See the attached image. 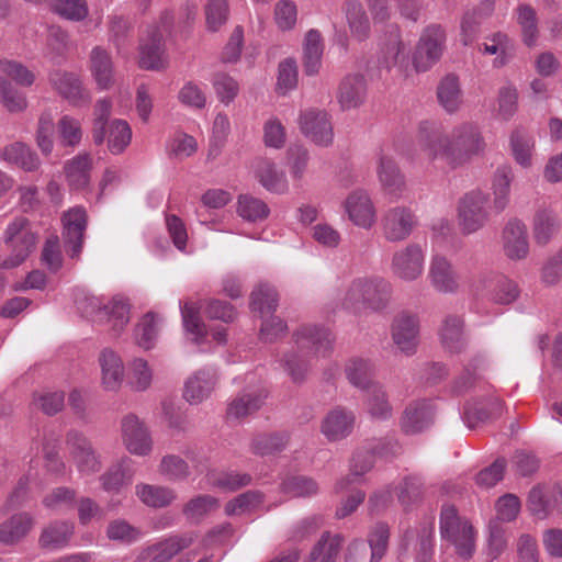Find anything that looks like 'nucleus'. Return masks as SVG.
I'll return each mask as SVG.
<instances>
[{
  "instance_id": "1",
  "label": "nucleus",
  "mask_w": 562,
  "mask_h": 562,
  "mask_svg": "<svg viewBox=\"0 0 562 562\" xmlns=\"http://www.w3.org/2000/svg\"><path fill=\"white\" fill-rule=\"evenodd\" d=\"M418 144L429 160H441L450 169L471 164L484 155L486 143L481 128L463 122L445 133L438 123L424 121L418 126Z\"/></svg>"
},
{
  "instance_id": "2",
  "label": "nucleus",
  "mask_w": 562,
  "mask_h": 562,
  "mask_svg": "<svg viewBox=\"0 0 562 562\" xmlns=\"http://www.w3.org/2000/svg\"><path fill=\"white\" fill-rule=\"evenodd\" d=\"M296 350L283 355L281 366L293 383H303L310 372L311 366L307 353L326 356L331 349L334 338L331 333L316 325H304L294 334Z\"/></svg>"
},
{
  "instance_id": "3",
  "label": "nucleus",
  "mask_w": 562,
  "mask_h": 562,
  "mask_svg": "<svg viewBox=\"0 0 562 562\" xmlns=\"http://www.w3.org/2000/svg\"><path fill=\"white\" fill-rule=\"evenodd\" d=\"M1 240L10 255L2 261L7 269L20 266L35 249L38 235L24 216L13 218L3 231Z\"/></svg>"
},
{
  "instance_id": "4",
  "label": "nucleus",
  "mask_w": 562,
  "mask_h": 562,
  "mask_svg": "<svg viewBox=\"0 0 562 562\" xmlns=\"http://www.w3.org/2000/svg\"><path fill=\"white\" fill-rule=\"evenodd\" d=\"M490 195L481 189L464 193L457 203V221L462 234L470 235L482 229L490 220Z\"/></svg>"
},
{
  "instance_id": "5",
  "label": "nucleus",
  "mask_w": 562,
  "mask_h": 562,
  "mask_svg": "<svg viewBox=\"0 0 562 562\" xmlns=\"http://www.w3.org/2000/svg\"><path fill=\"white\" fill-rule=\"evenodd\" d=\"M440 533L451 542L457 553L469 559L475 550V532L472 525L458 516L453 506H445L440 514Z\"/></svg>"
},
{
  "instance_id": "6",
  "label": "nucleus",
  "mask_w": 562,
  "mask_h": 562,
  "mask_svg": "<svg viewBox=\"0 0 562 562\" xmlns=\"http://www.w3.org/2000/svg\"><path fill=\"white\" fill-rule=\"evenodd\" d=\"M440 533L451 542L457 553L469 559L475 550V532L472 525L458 516L453 506H445L440 514Z\"/></svg>"
},
{
  "instance_id": "7",
  "label": "nucleus",
  "mask_w": 562,
  "mask_h": 562,
  "mask_svg": "<svg viewBox=\"0 0 562 562\" xmlns=\"http://www.w3.org/2000/svg\"><path fill=\"white\" fill-rule=\"evenodd\" d=\"M446 31L438 24L427 26L415 47L413 64L418 72L429 70L442 56L446 47Z\"/></svg>"
},
{
  "instance_id": "8",
  "label": "nucleus",
  "mask_w": 562,
  "mask_h": 562,
  "mask_svg": "<svg viewBox=\"0 0 562 562\" xmlns=\"http://www.w3.org/2000/svg\"><path fill=\"white\" fill-rule=\"evenodd\" d=\"M425 259L424 247L417 243H409L392 255L391 272L404 282H414L424 274Z\"/></svg>"
},
{
  "instance_id": "9",
  "label": "nucleus",
  "mask_w": 562,
  "mask_h": 562,
  "mask_svg": "<svg viewBox=\"0 0 562 562\" xmlns=\"http://www.w3.org/2000/svg\"><path fill=\"white\" fill-rule=\"evenodd\" d=\"M66 447L77 470L82 475H91L101 470L100 457L91 441L82 432L74 429L68 431Z\"/></svg>"
},
{
  "instance_id": "10",
  "label": "nucleus",
  "mask_w": 562,
  "mask_h": 562,
  "mask_svg": "<svg viewBox=\"0 0 562 562\" xmlns=\"http://www.w3.org/2000/svg\"><path fill=\"white\" fill-rule=\"evenodd\" d=\"M416 225L417 216L409 207L404 205L390 207L381 218L383 236L391 243L408 238Z\"/></svg>"
},
{
  "instance_id": "11",
  "label": "nucleus",
  "mask_w": 562,
  "mask_h": 562,
  "mask_svg": "<svg viewBox=\"0 0 562 562\" xmlns=\"http://www.w3.org/2000/svg\"><path fill=\"white\" fill-rule=\"evenodd\" d=\"M64 248L71 259H78L82 251L87 213L83 207L76 206L63 215Z\"/></svg>"
},
{
  "instance_id": "12",
  "label": "nucleus",
  "mask_w": 562,
  "mask_h": 562,
  "mask_svg": "<svg viewBox=\"0 0 562 562\" xmlns=\"http://www.w3.org/2000/svg\"><path fill=\"white\" fill-rule=\"evenodd\" d=\"M48 82L63 99L74 106H80L91 101L90 92L75 72L55 69L49 72Z\"/></svg>"
},
{
  "instance_id": "13",
  "label": "nucleus",
  "mask_w": 562,
  "mask_h": 562,
  "mask_svg": "<svg viewBox=\"0 0 562 562\" xmlns=\"http://www.w3.org/2000/svg\"><path fill=\"white\" fill-rule=\"evenodd\" d=\"M427 279L431 288L442 294L457 293L460 289V276L452 262L443 255L431 256Z\"/></svg>"
},
{
  "instance_id": "14",
  "label": "nucleus",
  "mask_w": 562,
  "mask_h": 562,
  "mask_svg": "<svg viewBox=\"0 0 562 562\" xmlns=\"http://www.w3.org/2000/svg\"><path fill=\"white\" fill-rule=\"evenodd\" d=\"M122 440L125 448L135 456H148L153 450V440L147 427L134 414L123 417L121 423Z\"/></svg>"
},
{
  "instance_id": "15",
  "label": "nucleus",
  "mask_w": 562,
  "mask_h": 562,
  "mask_svg": "<svg viewBox=\"0 0 562 562\" xmlns=\"http://www.w3.org/2000/svg\"><path fill=\"white\" fill-rule=\"evenodd\" d=\"M391 335L396 348L412 356L416 352L419 342V319L408 313L398 314L392 322Z\"/></svg>"
},
{
  "instance_id": "16",
  "label": "nucleus",
  "mask_w": 562,
  "mask_h": 562,
  "mask_svg": "<svg viewBox=\"0 0 562 562\" xmlns=\"http://www.w3.org/2000/svg\"><path fill=\"white\" fill-rule=\"evenodd\" d=\"M301 132L310 140L319 146H328L334 138L333 126L328 114L322 110L303 111L299 120Z\"/></svg>"
},
{
  "instance_id": "17",
  "label": "nucleus",
  "mask_w": 562,
  "mask_h": 562,
  "mask_svg": "<svg viewBox=\"0 0 562 562\" xmlns=\"http://www.w3.org/2000/svg\"><path fill=\"white\" fill-rule=\"evenodd\" d=\"M348 218L358 227L370 229L376 222V210L369 195L362 189L350 192L344 202Z\"/></svg>"
},
{
  "instance_id": "18",
  "label": "nucleus",
  "mask_w": 562,
  "mask_h": 562,
  "mask_svg": "<svg viewBox=\"0 0 562 562\" xmlns=\"http://www.w3.org/2000/svg\"><path fill=\"white\" fill-rule=\"evenodd\" d=\"M504 255L513 261H520L529 255V241L526 225L518 218L509 220L502 231Z\"/></svg>"
},
{
  "instance_id": "19",
  "label": "nucleus",
  "mask_w": 562,
  "mask_h": 562,
  "mask_svg": "<svg viewBox=\"0 0 562 562\" xmlns=\"http://www.w3.org/2000/svg\"><path fill=\"white\" fill-rule=\"evenodd\" d=\"M168 65L162 32L158 27L150 30L139 44V66L147 70H161Z\"/></svg>"
},
{
  "instance_id": "20",
  "label": "nucleus",
  "mask_w": 562,
  "mask_h": 562,
  "mask_svg": "<svg viewBox=\"0 0 562 562\" xmlns=\"http://www.w3.org/2000/svg\"><path fill=\"white\" fill-rule=\"evenodd\" d=\"M479 281L488 291L491 300L497 304H512L519 296L518 284L502 273L485 271L480 274Z\"/></svg>"
},
{
  "instance_id": "21",
  "label": "nucleus",
  "mask_w": 562,
  "mask_h": 562,
  "mask_svg": "<svg viewBox=\"0 0 562 562\" xmlns=\"http://www.w3.org/2000/svg\"><path fill=\"white\" fill-rule=\"evenodd\" d=\"M355 424L356 415L353 411L337 406L324 417L321 431L329 441H339L351 435Z\"/></svg>"
},
{
  "instance_id": "22",
  "label": "nucleus",
  "mask_w": 562,
  "mask_h": 562,
  "mask_svg": "<svg viewBox=\"0 0 562 562\" xmlns=\"http://www.w3.org/2000/svg\"><path fill=\"white\" fill-rule=\"evenodd\" d=\"M392 296L391 283L382 277H363V311L380 312Z\"/></svg>"
},
{
  "instance_id": "23",
  "label": "nucleus",
  "mask_w": 562,
  "mask_h": 562,
  "mask_svg": "<svg viewBox=\"0 0 562 562\" xmlns=\"http://www.w3.org/2000/svg\"><path fill=\"white\" fill-rule=\"evenodd\" d=\"M217 374L213 369H201L193 373L184 384L183 397L190 404H200L213 392Z\"/></svg>"
},
{
  "instance_id": "24",
  "label": "nucleus",
  "mask_w": 562,
  "mask_h": 562,
  "mask_svg": "<svg viewBox=\"0 0 562 562\" xmlns=\"http://www.w3.org/2000/svg\"><path fill=\"white\" fill-rule=\"evenodd\" d=\"M434 418V408L429 401H416L406 406L401 417L404 432L414 435L426 429Z\"/></svg>"
},
{
  "instance_id": "25",
  "label": "nucleus",
  "mask_w": 562,
  "mask_h": 562,
  "mask_svg": "<svg viewBox=\"0 0 562 562\" xmlns=\"http://www.w3.org/2000/svg\"><path fill=\"white\" fill-rule=\"evenodd\" d=\"M439 338L442 347L448 352L460 353L464 351L468 346L464 321L457 315L446 316L439 328Z\"/></svg>"
},
{
  "instance_id": "26",
  "label": "nucleus",
  "mask_w": 562,
  "mask_h": 562,
  "mask_svg": "<svg viewBox=\"0 0 562 562\" xmlns=\"http://www.w3.org/2000/svg\"><path fill=\"white\" fill-rule=\"evenodd\" d=\"M378 177L387 194L394 198L403 196L406 190L404 175L393 158L384 153L379 156Z\"/></svg>"
},
{
  "instance_id": "27",
  "label": "nucleus",
  "mask_w": 562,
  "mask_h": 562,
  "mask_svg": "<svg viewBox=\"0 0 562 562\" xmlns=\"http://www.w3.org/2000/svg\"><path fill=\"white\" fill-rule=\"evenodd\" d=\"M562 499V488L553 486L544 488L535 486L530 490L528 495V509L539 519L547 518Z\"/></svg>"
},
{
  "instance_id": "28",
  "label": "nucleus",
  "mask_w": 562,
  "mask_h": 562,
  "mask_svg": "<svg viewBox=\"0 0 562 562\" xmlns=\"http://www.w3.org/2000/svg\"><path fill=\"white\" fill-rule=\"evenodd\" d=\"M101 384L106 391L120 390L124 381V364L121 357L111 349H104L99 356Z\"/></svg>"
},
{
  "instance_id": "29",
  "label": "nucleus",
  "mask_w": 562,
  "mask_h": 562,
  "mask_svg": "<svg viewBox=\"0 0 562 562\" xmlns=\"http://www.w3.org/2000/svg\"><path fill=\"white\" fill-rule=\"evenodd\" d=\"M532 237L537 245H548L559 233L561 221L551 209H539L532 217Z\"/></svg>"
},
{
  "instance_id": "30",
  "label": "nucleus",
  "mask_w": 562,
  "mask_h": 562,
  "mask_svg": "<svg viewBox=\"0 0 562 562\" xmlns=\"http://www.w3.org/2000/svg\"><path fill=\"white\" fill-rule=\"evenodd\" d=\"M367 97V82L362 75L346 76L338 88L337 99L342 110L360 106Z\"/></svg>"
},
{
  "instance_id": "31",
  "label": "nucleus",
  "mask_w": 562,
  "mask_h": 562,
  "mask_svg": "<svg viewBox=\"0 0 562 562\" xmlns=\"http://www.w3.org/2000/svg\"><path fill=\"white\" fill-rule=\"evenodd\" d=\"M90 71L100 90H109L114 86V66L111 55L97 46L90 53Z\"/></svg>"
},
{
  "instance_id": "32",
  "label": "nucleus",
  "mask_w": 562,
  "mask_h": 562,
  "mask_svg": "<svg viewBox=\"0 0 562 562\" xmlns=\"http://www.w3.org/2000/svg\"><path fill=\"white\" fill-rule=\"evenodd\" d=\"M364 409L374 420H387L393 416V406L389 393L380 382L366 391Z\"/></svg>"
},
{
  "instance_id": "33",
  "label": "nucleus",
  "mask_w": 562,
  "mask_h": 562,
  "mask_svg": "<svg viewBox=\"0 0 562 562\" xmlns=\"http://www.w3.org/2000/svg\"><path fill=\"white\" fill-rule=\"evenodd\" d=\"M267 392L262 387L244 390L227 407V417L240 419L257 412L263 404Z\"/></svg>"
},
{
  "instance_id": "34",
  "label": "nucleus",
  "mask_w": 562,
  "mask_h": 562,
  "mask_svg": "<svg viewBox=\"0 0 562 562\" xmlns=\"http://www.w3.org/2000/svg\"><path fill=\"white\" fill-rule=\"evenodd\" d=\"M34 517L21 512L0 524V542L7 546L15 544L34 527Z\"/></svg>"
},
{
  "instance_id": "35",
  "label": "nucleus",
  "mask_w": 562,
  "mask_h": 562,
  "mask_svg": "<svg viewBox=\"0 0 562 562\" xmlns=\"http://www.w3.org/2000/svg\"><path fill=\"white\" fill-rule=\"evenodd\" d=\"M256 178L268 191L283 194L289 189L284 171L278 169L277 165L268 159H260L256 166Z\"/></svg>"
},
{
  "instance_id": "36",
  "label": "nucleus",
  "mask_w": 562,
  "mask_h": 562,
  "mask_svg": "<svg viewBox=\"0 0 562 562\" xmlns=\"http://www.w3.org/2000/svg\"><path fill=\"white\" fill-rule=\"evenodd\" d=\"M503 404L497 397H490L485 402H469L464 406L463 419L468 427L474 428L480 423L502 414Z\"/></svg>"
},
{
  "instance_id": "37",
  "label": "nucleus",
  "mask_w": 562,
  "mask_h": 562,
  "mask_svg": "<svg viewBox=\"0 0 562 562\" xmlns=\"http://www.w3.org/2000/svg\"><path fill=\"white\" fill-rule=\"evenodd\" d=\"M195 539L193 532L172 536L150 549L148 562H169L180 551L191 547Z\"/></svg>"
},
{
  "instance_id": "38",
  "label": "nucleus",
  "mask_w": 562,
  "mask_h": 562,
  "mask_svg": "<svg viewBox=\"0 0 562 562\" xmlns=\"http://www.w3.org/2000/svg\"><path fill=\"white\" fill-rule=\"evenodd\" d=\"M324 50L323 38L318 31L310 30L303 42V67L307 76L318 74Z\"/></svg>"
},
{
  "instance_id": "39",
  "label": "nucleus",
  "mask_w": 562,
  "mask_h": 562,
  "mask_svg": "<svg viewBox=\"0 0 562 562\" xmlns=\"http://www.w3.org/2000/svg\"><path fill=\"white\" fill-rule=\"evenodd\" d=\"M135 493L144 505L153 508L167 507L177 498V494L172 488L146 483L137 484Z\"/></svg>"
},
{
  "instance_id": "40",
  "label": "nucleus",
  "mask_w": 562,
  "mask_h": 562,
  "mask_svg": "<svg viewBox=\"0 0 562 562\" xmlns=\"http://www.w3.org/2000/svg\"><path fill=\"white\" fill-rule=\"evenodd\" d=\"M374 372V364L370 360L361 358L349 360L345 367L346 378L349 383L362 391H367L378 383L373 380Z\"/></svg>"
},
{
  "instance_id": "41",
  "label": "nucleus",
  "mask_w": 562,
  "mask_h": 562,
  "mask_svg": "<svg viewBox=\"0 0 562 562\" xmlns=\"http://www.w3.org/2000/svg\"><path fill=\"white\" fill-rule=\"evenodd\" d=\"M75 526L70 521L57 520L43 529L40 544L43 548L56 550L65 548L74 536Z\"/></svg>"
},
{
  "instance_id": "42",
  "label": "nucleus",
  "mask_w": 562,
  "mask_h": 562,
  "mask_svg": "<svg viewBox=\"0 0 562 562\" xmlns=\"http://www.w3.org/2000/svg\"><path fill=\"white\" fill-rule=\"evenodd\" d=\"M437 98L440 105L449 113H454L460 109L463 93L456 75L449 74L440 80L437 87Z\"/></svg>"
},
{
  "instance_id": "43",
  "label": "nucleus",
  "mask_w": 562,
  "mask_h": 562,
  "mask_svg": "<svg viewBox=\"0 0 562 562\" xmlns=\"http://www.w3.org/2000/svg\"><path fill=\"white\" fill-rule=\"evenodd\" d=\"M130 310L128 301L121 295L113 296L103 306V321L110 324L113 335H120L128 324Z\"/></svg>"
},
{
  "instance_id": "44",
  "label": "nucleus",
  "mask_w": 562,
  "mask_h": 562,
  "mask_svg": "<svg viewBox=\"0 0 562 562\" xmlns=\"http://www.w3.org/2000/svg\"><path fill=\"white\" fill-rule=\"evenodd\" d=\"M514 172L510 166L503 165L497 167L492 180L493 207L496 212H503L509 202V190Z\"/></svg>"
},
{
  "instance_id": "45",
  "label": "nucleus",
  "mask_w": 562,
  "mask_h": 562,
  "mask_svg": "<svg viewBox=\"0 0 562 562\" xmlns=\"http://www.w3.org/2000/svg\"><path fill=\"white\" fill-rule=\"evenodd\" d=\"M92 158L89 154H79L65 165V173L69 186L76 190L83 189L90 181Z\"/></svg>"
},
{
  "instance_id": "46",
  "label": "nucleus",
  "mask_w": 562,
  "mask_h": 562,
  "mask_svg": "<svg viewBox=\"0 0 562 562\" xmlns=\"http://www.w3.org/2000/svg\"><path fill=\"white\" fill-rule=\"evenodd\" d=\"M481 52L488 55H496L494 59V66L502 67L513 57L514 44L510 38L502 33L497 32L488 36L486 41L481 45Z\"/></svg>"
},
{
  "instance_id": "47",
  "label": "nucleus",
  "mask_w": 562,
  "mask_h": 562,
  "mask_svg": "<svg viewBox=\"0 0 562 562\" xmlns=\"http://www.w3.org/2000/svg\"><path fill=\"white\" fill-rule=\"evenodd\" d=\"M289 443V435L282 432L260 434L252 438L251 451L260 457L274 456L283 451Z\"/></svg>"
},
{
  "instance_id": "48",
  "label": "nucleus",
  "mask_w": 562,
  "mask_h": 562,
  "mask_svg": "<svg viewBox=\"0 0 562 562\" xmlns=\"http://www.w3.org/2000/svg\"><path fill=\"white\" fill-rule=\"evenodd\" d=\"M130 459H122L100 476L102 487L106 492H119L132 481L133 473L130 470Z\"/></svg>"
},
{
  "instance_id": "49",
  "label": "nucleus",
  "mask_w": 562,
  "mask_h": 562,
  "mask_svg": "<svg viewBox=\"0 0 562 562\" xmlns=\"http://www.w3.org/2000/svg\"><path fill=\"white\" fill-rule=\"evenodd\" d=\"M341 537L339 535H330L324 532L321 539L314 544L307 562H335L338 558Z\"/></svg>"
},
{
  "instance_id": "50",
  "label": "nucleus",
  "mask_w": 562,
  "mask_h": 562,
  "mask_svg": "<svg viewBox=\"0 0 562 562\" xmlns=\"http://www.w3.org/2000/svg\"><path fill=\"white\" fill-rule=\"evenodd\" d=\"M345 14L353 37L363 41L370 33V21L362 4L355 0H349L345 4Z\"/></svg>"
},
{
  "instance_id": "51",
  "label": "nucleus",
  "mask_w": 562,
  "mask_h": 562,
  "mask_svg": "<svg viewBox=\"0 0 562 562\" xmlns=\"http://www.w3.org/2000/svg\"><path fill=\"white\" fill-rule=\"evenodd\" d=\"M56 128L58 142L61 146L74 149L81 144L83 128L79 119L65 114L58 120Z\"/></svg>"
},
{
  "instance_id": "52",
  "label": "nucleus",
  "mask_w": 562,
  "mask_h": 562,
  "mask_svg": "<svg viewBox=\"0 0 562 562\" xmlns=\"http://www.w3.org/2000/svg\"><path fill=\"white\" fill-rule=\"evenodd\" d=\"M161 318L154 312L146 313L134 329L135 342L143 349L149 350L157 339Z\"/></svg>"
},
{
  "instance_id": "53",
  "label": "nucleus",
  "mask_w": 562,
  "mask_h": 562,
  "mask_svg": "<svg viewBox=\"0 0 562 562\" xmlns=\"http://www.w3.org/2000/svg\"><path fill=\"white\" fill-rule=\"evenodd\" d=\"M278 301V293L273 286L260 284L251 292L250 307L254 312L259 313L261 318H265L277 310Z\"/></svg>"
},
{
  "instance_id": "54",
  "label": "nucleus",
  "mask_w": 562,
  "mask_h": 562,
  "mask_svg": "<svg viewBox=\"0 0 562 562\" xmlns=\"http://www.w3.org/2000/svg\"><path fill=\"white\" fill-rule=\"evenodd\" d=\"M3 157L25 171H34L41 165L36 153L23 143H13L7 146L3 149Z\"/></svg>"
},
{
  "instance_id": "55",
  "label": "nucleus",
  "mask_w": 562,
  "mask_h": 562,
  "mask_svg": "<svg viewBox=\"0 0 562 562\" xmlns=\"http://www.w3.org/2000/svg\"><path fill=\"white\" fill-rule=\"evenodd\" d=\"M108 148L113 155L122 154L130 145L132 130L124 120L115 119L106 127Z\"/></svg>"
},
{
  "instance_id": "56",
  "label": "nucleus",
  "mask_w": 562,
  "mask_h": 562,
  "mask_svg": "<svg viewBox=\"0 0 562 562\" xmlns=\"http://www.w3.org/2000/svg\"><path fill=\"white\" fill-rule=\"evenodd\" d=\"M111 99H99L93 108V119L91 127V136L93 143L98 146L102 145L106 137V127L109 126V117L112 112Z\"/></svg>"
},
{
  "instance_id": "57",
  "label": "nucleus",
  "mask_w": 562,
  "mask_h": 562,
  "mask_svg": "<svg viewBox=\"0 0 562 562\" xmlns=\"http://www.w3.org/2000/svg\"><path fill=\"white\" fill-rule=\"evenodd\" d=\"M237 213L247 222H260L269 216L270 209L265 201L250 194H240L237 200Z\"/></svg>"
},
{
  "instance_id": "58",
  "label": "nucleus",
  "mask_w": 562,
  "mask_h": 562,
  "mask_svg": "<svg viewBox=\"0 0 562 562\" xmlns=\"http://www.w3.org/2000/svg\"><path fill=\"white\" fill-rule=\"evenodd\" d=\"M158 472L170 482L186 481L191 474L188 462L177 454L164 456L158 465Z\"/></svg>"
},
{
  "instance_id": "59",
  "label": "nucleus",
  "mask_w": 562,
  "mask_h": 562,
  "mask_svg": "<svg viewBox=\"0 0 562 562\" xmlns=\"http://www.w3.org/2000/svg\"><path fill=\"white\" fill-rule=\"evenodd\" d=\"M153 383V370L148 362L142 358H135L128 363L127 384L135 392H144Z\"/></svg>"
},
{
  "instance_id": "60",
  "label": "nucleus",
  "mask_w": 562,
  "mask_h": 562,
  "mask_svg": "<svg viewBox=\"0 0 562 562\" xmlns=\"http://www.w3.org/2000/svg\"><path fill=\"white\" fill-rule=\"evenodd\" d=\"M220 502L216 497L202 494L187 502L182 513L189 520L200 522L205 516L216 510Z\"/></svg>"
},
{
  "instance_id": "61",
  "label": "nucleus",
  "mask_w": 562,
  "mask_h": 562,
  "mask_svg": "<svg viewBox=\"0 0 562 562\" xmlns=\"http://www.w3.org/2000/svg\"><path fill=\"white\" fill-rule=\"evenodd\" d=\"M263 503V495L258 491H247L234 497L225 505L227 516H241L258 509Z\"/></svg>"
},
{
  "instance_id": "62",
  "label": "nucleus",
  "mask_w": 562,
  "mask_h": 562,
  "mask_svg": "<svg viewBox=\"0 0 562 562\" xmlns=\"http://www.w3.org/2000/svg\"><path fill=\"white\" fill-rule=\"evenodd\" d=\"M373 465L372 454L369 452H356L351 460L350 474L336 484V491L342 492L371 470Z\"/></svg>"
},
{
  "instance_id": "63",
  "label": "nucleus",
  "mask_w": 562,
  "mask_h": 562,
  "mask_svg": "<svg viewBox=\"0 0 562 562\" xmlns=\"http://www.w3.org/2000/svg\"><path fill=\"white\" fill-rule=\"evenodd\" d=\"M535 142L526 132L516 130L510 136V147L517 164L524 168L531 166Z\"/></svg>"
},
{
  "instance_id": "64",
  "label": "nucleus",
  "mask_w": 562,
  "mask_h": 562,
  "mask_svg": "<svg viewBox=\"0 0 562 562\" xmlns=\"http://www.w3.org/2000/svg\"><path fill=\"white\" fill-rule=\"evenodd\" d=\"M0 103L11 113L23 112L27 108V100L21 91L0 76Z\"/></svg>"
}]
</instances>
